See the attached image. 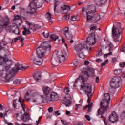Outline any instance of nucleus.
I'll list each match as a JSON object with an SVG mask.
<instances>
[{
  "mask_svg": "<svg viewBox=\"0 0 125 125\" xmlns=\"http://www.w3.org/2000/svg\"><path fill=\"white\" fill-rule=\"evenodd\" d=\"M104 125H108V124L109 123V121L107 120L105 118L104 119Z\"/></svg>",
  "mask_w": 125,
  "mask_h": 125,
  "instance_id": "49530a36",
  "label": "nucleus"
},
{
  "mask_svg": "<svg viewBox=\"0 0 125 125\" xmlns=\"http://www.w3.org/2000/svg\"><path fill=\"white\" fill-rule=\"evenodd\" d=\"M50 39L51 41H53V42H55L56 40H58V39H59V37L56 34H52L50 36Z\"/></svg>",
  "mask_w": 125,
  "mask_h": 125,
  "instance_id": "c85d7f7f",
  "label": "nucleus"
},
{
  "mask_svg": "<svg viewBox=\"0 0 125 125\" xmlns=\"http://www.w3.org/2000/svg\"><path fill=\"white\" fill-rule=\"evenodd\" d=\"M43 35L44 38H47L48 37H49V32L47 31H44L43 32Z\"/></svg>",
  "mask_w": 125,
  "mask_h": 125,
  "instance_id": "58836bf2",
  "label": "nucleus"
},
{
  "mask_svg": "<svg viewBox=\"0 0 125 125\" xmlns=\"http://www.w3.org/2000/svg\"><path fill=\"white\" fill-rule=\"evenodd\" d=\"M102 55V50L101 49L99 50L98 52V54L96 55V56L99 57Z\"/></svg>",
  "mask_w": 125,
  "mask_h": 125,
  "instance_id": "37998d69",
  "label": "nucleus"
},
{
  "mask_svg": "<svg viewBox=\"0 0 125 125\" xmlns=\"http://www.w3.org/2000/svg\"><path fill=\"white\" fill-rule=\"evenodd\" d=\"M98 28H97V27L95 26H93V25H91V27H90V32H92V34H94V33H95V31H97V30H98Z\"/></svg>",
  "mask_w": 125,
  "mask_h": 125,
  "instance_id": "7c9ffc66",
  "label": "nucleus"
},
{
  "mask_svg": "<svg viewBox=\"0 0 125 125\" xmlns=\"http://www.w3.org/2000/svg\"><path fill=\"white\" fill-rule=\"evenodd\" d=\"M121 82L122 79H121V77H114L110 83V85L111 88L116 89V88L120 87Z\"/></svg>",
  "mask_w": 125,
  "mask_h": 125,
  "instance_id": "9b49d317",
  "label": "nucleus"
},
{
  "mask_svg": "<svg viewBox=\"0 0 125 125\" xmlns=\"http://www.w3.org/2000/svg\"><path fill=\"white\" fill-rule=\"evenodd\" d=\"M48 111L49 113H52L53 111V107H50L48 109Z\"/></svg>",
  "mask_w": 125,
  "mask_h": 125,
  "instance_id": "5fc2aeb1",
  "label": "nucleus"
},
{
  "mask_svg": "<svg viewBox=\"0 0 125 125\" xmlns=\"http://www.w3.org/2000/svg\"><path fill=\"white\" fill-rule=\"evenodd\" d=\"M109 101H102L100 103L101 108L98 110V114L101 115V118H104V114L107 112V110H108V106H109Z\"/></svg>",
  "mask_w": 125,
  "mask_h": 125,
  "instance_id": "6e6552de",
  "label": "nucleus"
},
{
  "mask_svg": "<svg viewBox=\"0 0 125 125\" xmlns=\"http://www.w3.org/2000/svg\"><path fill=\"white\" fill-rule=\"evenodd\" d=\"M78 64H79L78 61H76L74 62V65L75 66V67L78 66Z\"/></svg>",
  "mask_w": 125,
  "mask_h": 125,
  "instance_id": "bf43d9fd",
  "label": "nucleus"
},
{
  "mask_svg": "<svg viewBox=\"0 0 125 125\" xmlns=\"http://www.w3.org/2000/svg\"><path fill=\"white\" fill-rule=\"evenodd\" d=\"M45 16L46 19H47V20H48L49 21H50V20H51V19L52 18V15H51V14H50V13L49 12H47V13H46Z\"/></svg>",
  "mask_w": 125,
  "mask_h": 125,
  "instance_id": "72a5a7b5",
  "label": "nucleus"
},
{
  "mask_svg": "<svg viewBox=\"0 0 125 125\" xmlns=\"http://www.w3.org/2000/svg\"><path fill=\"white\" fill-rule=\"evenodd\" d=\"M13 107H14V109H19L20 105L16 103V100L13 101Z\"/></svg>",
  "mask_w": 125,
  "mask_h": 125,
  "instance_id": "f704fd0d",
  "label": "nucleus"
},
{
  "mask_svg": "<svg viewBox=\"0 0 125 125\" xmlns=\"http://www.w3.org/2000/svg\"><path fill=\"white\" fill-rule=\"evenodd\" d=\"M27 69V67L23 66V65L19 64H17L15 68L12 69V72H14V74L17 73L19 70H21L22 71H25Z\"/></svg>",
  "mask_w": 125,
  "mask_h": 125,
  "instance_id": "f3484780",
  "label": "nucleus"
},
{
  "mask_svg": "<svg viewBox=\"0 0 125 125\" xmlns=\"http://www.w3.org/2000/svg\"><path fill=\"white\" fill-rule=\"evenodd\" d=\"M33 77L34 80H35L36 82H38V81H40V80L42 78V75H41V74H40V73H39L38 71H36L34 73Z\"/></svg>",
  "mask_w": 125,
  "mask_h": 125,
  "instance_id": "5701e85b",
  "label": "nucleus"
},
{
  "mask_svg": "<svg viewBox=\"0 0 125 125\" xmlns=\"http://www.w3.org/2000/svg\"><path fill=\"white\" fill-rule=\"evenodd\" d=\"M51 48V44L49 41H45L41 44V47H39L36 49V52L37 53V58H33V66H35V65L37 66H42V57L44 56V51L47 50L49 51Z\"/></svg>",
  "mask_w": 125,
  "mask_h": 125,
  "instance_id": "f257e3e1",
  "label": "nucleus"
},
{
  "mask_svg": "<svg viewBox=\"0 0 125 125\" xmlns=\"http://www.w3.org/2000/svg\"><path fill=\"white\" fill-rule=\"evenodd\" d=\"M104 41L106 42L107 45H108V46H109V50L110 51H111V50H112V49H113V45H112V44H111V42H110V41L107 40V39H104Z\"/></svg>",
  "mask_w": 125,
  "mask_h": 125,
  "instance_id": "473e14b6",
  "label": "nucleus"
},
{
  "mask_svg": "<svg viewBox=\"0 0 125 125\" xmlns=\"http://www.w3.org/2000/svg\"><path fill=\"white\" fill-rule=\"evenodd\" d=\"M122 78H125V72H123V74L122 75Z\"/></svg>",
  "mask_w": 125,
  "mask_h": 125,
  "instance_id": "774afa93",
  "label": "nucleus"
},
{
  "mask_svg": "<svg viewBox=\"0 0 125 125\" xmlns=\"http://www.w3.org/2000/svg\"><path fill=\"white\" fill-rule=\"evenodd\" d=\"M21 83V80H20V79H16L13 82V84L16 85L20 84Z\"/></svg>",
  "mask_w": 125,
  "mask_h": 125,
  "instance_id": "e433bc0d",
  "label": "nucleus"
},
{
  "mask_svg": "<svg viewBox=\"0 0 125 125\" xmlns=\"http://www.w3.org/2000/svg\"><path fill=\"white\" fill-rule=\"evenodd\" d=\"M80 107H82V104H76V107H75V110H78Z\"/></svg>",
  "mask_w": 125,
  "mask_h": 125,
  "instance_id": "603ef678",
  "label": "nucleus"
},
{
  "mask_svg": "<svg viewBox=\"0 0 125 125\" xmlns=\"http://www.w3.org/2000/svg\"><path fill=\"white\" fill-rule=\"evenodd\" d=\"M42 91L44 94H45V95H47V96H49V94L51 93V89L48 86H44L43 87Z\"/></svg>",
  "mask_w": 125,
  "mask_h": 125,
  "instance_id": "aec40b11",
  "label": "nucleus"
},
{
  "mask_svg": "<svg viewBox=\"0 0 125 125\" xmlns=\"http://www.w3.org/2000/svg\"><path fill=\"white\" fill-rule=\"evenodd\" d=\"M19 101L21 104V108H22V112H23V115L22 117V121H23V122H29L31 119L30 118V115H29V110L28 109H26L25 104H23L25 102V100H24L23 98L20 97Z\"/></svg>",
  "mask_w": 125,
  "mask_h": 125,
  "instance_id": "423d86ee",
  "label": "nucleus"
},
{
  "mask_svg": "<svg viewBox=\"0 0 125 125\" xmlns=\"http://www.w3.org/2000/svg\"><path fill=\"white\" fill-rule=\"evenodd\" d=\"M59 99L58 94L54 92H52L50 94L46 96V100L47 102H51V101H57Z\"/></svg>",
  "mask_w": 125,
  "mask_h": 125,
  "instance_id": "f8f14e48",
  "label": "nucleus"
},
{
  "mask_svg": "<svg viewBox=\"0 0 125 125\" xmlns=\"http://www.w3.org/2000/svg\"><path fill=\"white\" fill-rule=\"evenodd\" d=\"M95 1L97 5H103L108 1V0H95Z\"/></svg>",
  "mask_w": 125,
  "mask_h": 125,
  "instance_id": "393cba45",
  "label": "nucleus"
},
{
  "mask_svg": "<svg viewBox=\"0 0 125 125\" xmlns=\"http://www.w3.org/2000/svg\"><path fill=\"white\" fill-rule=\"evenodd\" d=\"M41 28V26H40L38 24H35V23L32 24V30L33 32H35L38 30V29H40Z\"/></svg>",
  "mask_w": 125,
  "mask_h": 125,
  "instance_id": "cd10ccee",
  "label": "nucleus"
},
{
  "mask_svg": "<svg viewBox=\"0 0 125 125\" xmlns=\"http://www.w3.org/2000/svg\"><path fill=\"white\" fill-rule=\"evenodd\" d=\"M21 18V17L19 15H17L15 17L14 20H18Z\"/></svg>",
  "mask_w": 125,
  "mask_h": 125,
  "instance_id": "3c124183",
  "label": "nucleus"
},
{
  "mask_svg": "<svg viewBox=\"0 0 125 125\" xmlns=\"http://www.w3.org/2000/svg\"><path fill=\"white\" fill-rule=\"evenodd\" d=\"M122 73V70L121 69H116L114 71V73L115 75H120Z\"/></svg>",
  "mask_w": 125,
  "mask_h": 125,
  "instance_id": "a19ab883",
  "label": "nucleus"
},
{
  "mask_svg": "<svg viewBox=\"0 0 125 125\" xmlns=\"http://www.w3.org/2000/svg\"><path fill=\"white\" fill-rule=\"evenodd\" d=\"M82 72L87 77H91L94 74V69L92 68L84 67L82 69Z\"/></svg>",
  "mask_w": 125,
  "mask_h": 125,
  "instance_id": "ddd939ff",
  "label": "nucleus"
},
{
  "mask_svg": "<svg viewBox=\"0 0 125 125\" xmlns=\"http://www.w3.org/2000/svg\"><path fill=\"white\" fill-rule=\"evenodd\" d=\"M83 48H85L86 49H87V50H88V47L85 45L84 42L78 44L75 47V50L78 52H80V51H82V50H83Z\"/></svg>",
  "mask_w": 125,
  "mask_h": 125,
  "instance_id": "dca6fc26",
  "label": "nucleus"
},
{
  "mask_svg": "<svg viewBox=\"0 0 125 125\" xmlns=\"http://www.w3.org/2000/svg\"><path fill=\"white\" fill-rule=\"evenodd\" d=\"M27 9L30 11L29 12H28V13H30V14L32 13V2H30L28 6Z\"/></svg>",
  "mask_w": 125,
  "mask_h": 125,
  "instance_id": "4c0bfd02",
  "label": "nucleus"
},
{
  "mask_svg": "<svg viewBox=\"0 0 125 125\" xmlns=\"http://www.w3.org/2000/svg\"><path fill=\"white\" fill-rule=\"evenodd\" d=\"M26 24H27L28 26H29V29H32L31 28V26H32V23H29V22L27 21V22H26Z\"/></svg>",
  "mask_w": 125,
  "mask_h": 125,
  "instance_id": "13d9d810",
  "label": "nucleus"
},
{
  "mask_svg": "<svg viewBox=\"0 0 125 125\" xmlns=\"http://www.w3.org/2000/svg\"><path fill=\"white\" fill-rule=\"evenodd\" d=\"M82 81V83H84L86 81V78H84V76L83 75H81L76 79V81L75 82V83H77L79 81Z\"/></svg>",
  "mask_w": 125,
  "mask_h": 125,
  "instance_id": "a878e982",
  "label": "nucleus"
},
{
  "mask_svg": "<svg viewBox=\"0 0 125 125\" xmlns=\"http://www.w3.org/2000/svg\"><path fill=\"white\" fill-rule=\"evenodd\" d=\"M118 114L115 112H113L109 117V121L113 124H116L118 123Z\"/></svg>",
  "mask_w": 125,
  "mask_h": 125,
  "instance_id": "4468645a",
  "label": "nucleus"
},
{
  "mask_svg": "<svg viewBox=\"0 0 125 125\" xmlns=\"http://www.w3.org/2000/svg\"><path fill=\"white\" fill-rule=\"evenodd\" d=\"M0 111H2V110H3V106L0 104Z\"/></svg>",
  "mask_w": 125,
  "mask_h": 125,
  "instance_id": "0e129e2a",
  "label": "nucleus"
},
{
  "mask_svg": "<svg viewBox=\"0 0 125 125\" xmlns=\"http://www.w3.org/2000/svg\"><path fill=\"white\" fill-rule=\"evenodd\" d=\"M2 44H3V45H4V46H5L6 45H7V42H6L5 41H3L2 42Z\"/></svg>",
  "mask_w": 125,
  "mask_h": 125,
  "instance_id": "052dcab7",
  "label": "nucleus"
},
{
  "mask_svg": "<svg viewBox=\"0 0 125 125\" xmlns=\"http://www.w3.org/2000/svg\"><path fill=\"white\" fill-rule=\"evenodd\" d=\"M70 92V88L67 87L64 89V93L65 94H66L67 96H68L70 95L69 94H68Z\"/></svg>",
  "mask_w": 125,
  "mask_h": 125,
  "instance_id": "ea45409f",
  "label": "nucleus"
},
{
  "mask_svg": "<svg viewBox=\"0 0 125 125\" xmlns=\"http://www.w3.org/2000/svg\"><path fill=\"white\" fill-rule=\"evenodd\" d=\"M116 60H117V58H113L112 59V61H111L112 64H114V62H116Z\"/></svg>",
  "mask_w": 125,
  "mask_h": 125,
  "instance_id": "6e6d98bb",
  "label": "nucleus"
},
{
  "mask_svg": "<svg viewBox=\"0 0 125 125\" xmlns=\"http://www.w3.org/2000/svg\"><path fill=\"white\" fill-rule=\"evenodd\" d=\"M61 122L64 125H70V123L67 122V121H65L64 120H62Z\"/></svg>",
  "mask_w": 125,
  "mask_h": 125,
  "instance_id": "79ce46f5",
  "label": "nucleus"
},
{
  "mask_svg": "<svg viewBox=\"0 0 125 125\" xmlns=\"http://www.w3.org/2000/svg\"><path fill=\"white\" fill-rule=\"evenodd\" d=\"M10 21L9 18H5V24H4V28L6 29L7 33H14L16 35L19 34V28L16 24H12L9 26Z\"/></svg>",
  "mask_w": 125,
  "mask_h": 125,
  "instance_id": "39448f33",
  "label": "nucleus"
},
{
  "mask_svg": "<svg viewBox=\"0 0 125 125\" xmlns=\"http://www.w3.org/2000/svg\"><path fill=\"white\" fill-rule=\"evenodd\" d=\"M40 122H41V119H40V118H39L38 120V121H36V125H39V123H40Z\"/></svg>",
  "mask_w": 125,
  "mask_h": 125,
  "instance_id": "69168bd1",
  "label": "nucleus"
},
{
  "mask_svg": "<svg viewBox=\"0 0 125 125\" xmlns=\"http://www.w3.org/2000/svg\"><path fill=\"white\" fill-rule=\"evenodd\" d=\"M85 45L88 47V50H91V46L95 44V38L94 37V33H91L87 38L85 42H84Z\"/></svg>",
  "mask_w": 125,
  "mask_h": 125,
  "instance_id": "1a4fd4ad",
  "label": "nucleus"
},
{
  "mask_svg": "<svg viewBox=\"0 0 125 125\" xmlns=\"http://www.w3.org/2000/svg\"><path fill=\"white\" fill-rule=\"evenodd\" d=\"M122 116L123 117H124V118H125V110L123 111V112H122Z\"/></svg>",
  "mask_w": 125,
  "mask_h": 125,
  "instance_id": "338daca9",
  "label": "nucleus"
},
{
  "mask_svg": "<svg viewBox=\"0 0 125 125\" xmlns=\"http://www.w3.org/2000/svg\"><path fill=\"white\" fill-rule=\"evenodd\" d=\"M22 113H23V111L16 114V118L18 121H21L22 120V117H23V115H22Z\"/></svg>",
  "mask_w": 125,
  "mask_h": 125,
  "instance_id": "bb28decb",
  "label": "nucleus"
},
{
  "mask_svg": "<svg viewBox=\"0 0 125 125\" xmlns=\"http://www.w3.org/2000/svg\"><path fill=\"white\" fill-rule=\"evenodd\" d=\"M18 40H19V41H20L21 42V46H24V38L22 36H19L16 38H14V39H13L12 40V42H16V41H18Z\"/></svg>",
  "mask_w": 125,
  "mask_h": 125,
  "instance_id": "4be33fe9",
  "label": "nucleus"
},
{
  "mask_svg": "<svg viewBox=\"0 0 125 125\" xmlns=\"http://www.w3.org/2000/svg\"><path fill=\"white\" fill-rule=\"evenodd\" d=\"M89 64V62H88V61H85L84 62V64L85 65H88Z\"/></svg>",
  "mask_w": 125,
  "mask_h": 125,
  "instance_id": "e2e57ef3",
  "label": "nucleus"
},
{
  "mask_svg": "<svg viewBox=\"0 0 125 125\" xmlns=\"http://www.w3.org/2000/svg\"><path fill=\"white\" fill-rule=\"evenodd\" d=\"M63 104L66 106V107H70L72 105V102H71V96H66L62 100Z\"/></svg>",
  "mask_w": 125,
  "mask_h": 125,
  "instance_id": "2eb2a0df",
  "label": "nucleus"
},
{
  "mask_svg": "<svg viewBox=\"0 0 125 125\" xmlns=\"http://www.w3.org/2000/svg\"><path fill=\"white\" fill-rule=\"evenodd\" d=\"M122 32L123 28L120 23H117L116 26L113 25L112 28L113 41L117 44L121 43V34H122Z\"/></svg>",
  "mask_w": 125,
  "mask_h": 125,
  "instance_id": "20e7f679",
  "label": "nucleus"
},
{
  "mask_svg": "<svg viewBox=\"0 0 125 125\" xmlns=\"http://www.w3.org/2000/svg\"><path fill=\"white\" fill-rule=\"evenodd\" d=\"M32 97V91L29 90L27 92L25 96V99L26 101H30L31 98Z\"/></svg>",
  "mask_w": 125,
  "mask_h": 125,
  "instance_id": "b1692460",
  "label": "nucleus"
},
{
  "mask_svg": "<svg viewBox=\"0 0 125 125\" xmlns=\"http://www.w3.org/2000/svg\"><path fill=\"white\" fill-rule=\"evenodd\" d=\"M119 66L121 68H124V67H125V62H122L120 63Z\"/></svg>",
  "mask_w": 125,
  "mask_h": 125,
  "instance_id": "09e8293b",
  "label": "nucleus"
},
{
  "mask_svg": "<svg viewBox=\"0 0 125 125\" xmlns=\"http://www.w3.org/2000/svg\"><path fill=\"white\" fill-rule=\"evenodd\" d=\"M96 62H97V63H101V62H102V60L101 59H97L96 60Z\"/></svg>",
  "mask_w": 125,
  "mask_h": 125,
  "instance_id": "4d7b16f0",
  "label": "nucleus"
},
{
  "mask_svg": "<svg viewBox=\"0 0 125 125\" xmlns=\"http://www.w3.org/2000/svg\"><path fill=\"white\" fill-rule=\"evenodd\" d=\"M24 31L22 32V35L24 36H26L27 34L29 35V34H31V31H30V29H27V28L25 27H23Z\"/></svg>",
  "mask_w": 125,
  "mask_h": 125,
  "instance_id": "2f4dec72",
  "label": "nucleus"
},
{
  "mask_svg": "<svg viewBox=\"0 0 125 125\" xmlns=\"http://www.w3.org/2000/svg\"><path fill=\"white\" fill-rule=\"evenodd\" d=\"M108 55H112V52H110V53L104 55V58H107V57H108Z\"/></svg>",
  "mask_w": 125,
  "mask_h": 125,
  "instance_id": "864d4df0",
  "label": "nucleus"
},
{
  "mask_svg": "<svg viewBox=\"0 0 125 125\" xmlns=\"http://www.w3.org/2000/svg\"><path fill=\"white\" fill-rule=\"evenodd\" d=\"M85 119H86L87 120H88L89 122V121H90V120H91V118H90V116H89V115H85Z\"/></svg>",
  "mask_w": 125,
  "mask_h": 125,
  "instance_id": "de8ad7c7",
  "label": "nucleus"
},
{
  "mask_svg": "<svg viewBox=\"0 0 125 125\" xmlns=\"http://www.w3.org/2000/svg\"><path fill=\"white\" fill-rule=\"evenodd\" d=\"M4 24H5V18L3 19L1 16H0V33L3 31Z\"/></svg>",
  "mask_w": 125,
  "mask_h": 125,
  "instance_id": "6ab92c4d",
  "label": "nucleus"
},
{
  "mask_svg": "<svg viewBox=\"0 0 125 125\" xmlns=\"http://www.w3.org/2000/svg\"><path fill=\"white\" fill-rule=\"evenodd\" d=\"M71 21H76L77 20V16H73L71 18Z\"/></svg>",
  "mask_w": 125,
  "mask_h": 125,
  "instance_id": "a18cd8bd",
  "label": "nucleus"
},
{
  "mask_svg": "<svg viewBox=\"0 0 125 125\" xmlns=\"http://www.w3.org/2000/svg\"><path fill=\"white\" fill-rule=\"evenodd\" d=\"M99 82V77H96V82L97 83H98V82Z\"/></svg>",
  "mask_w": 125,
  "mask_h": 125,
  "instance_id": "680f3d73",
  "label": "nucleus"
},
{
  "mask_svg": "<svg viewBox=\"0 0 125 125\" xmlns=\"http://www.w3.org/2000/svg\"><path fill=\"white\" fill-rule=\"evenodd\" d=\"M69 18H70L69 14H65L64 15V19H65V20H69Z\"/></svg>",
  "mask_w": 125,
  "mask_h": 125,
  "instance_id": "c03bdc74",
  "label": "nucleus"
},
{
  "mask_svg": "<svg viewBox=\"0 0 125 125\" xmlns=\"http://www.w3.org/2000/svg\"><path fill=\"white\" fill-rule=\"evenodd\" d=\"M83 14L86 13V17H87V22H93L96 23V22L100 20V15L99 14H95V11H96L95 6L94 5H87L85 7H83L82 9Z\"/></svg>",
  "mask_w": 125,
  "mask_h": 125,
  "instance_id": "f03ea898",
  "label": "nucleus"
},
{
  "mask_svg": "<svg viewBox=\"0 0 125 125\" xmlns=\"http://www.w3.org/2000/svg\"><path fill=\"white\" fill-rule=\"evenodd\" d=\"M59 0H54L55 2L54 4V11L55 12V14L57 15V13H61V14H62L63 13H68V11L71 9L70 6L68 5H64L56 10V7H57L58 5Z\"/></svg>",
  "mask_w": 125,
  "mask_h": 125,
  "instance_id": "0eeeda50",
  "label": "nucleus"
},
{
  "mask_svg": "<svg viewBox=\"0 0 125 125\" xmlns=\"http://www.w3.org/2000/svg\"><path fill=\"white\" fill-rule=\"evenodd\" d=\"M62 33L66 37L67 40H70L73 38V35L69 32V28L68 27H65L63 29Z\"/></svg>",
  "mask_w": 125,
  "mask_h": 125,
  "instance_id": "a211bd4d",
  "label": "nucleus"
},
{
  "mask_svg": "<svg viewBox=\"0 0 125 125\" xmlns=\"http://www.w3.org/2000/svg\"><path fill=\"white\" fill-rule=\"evenodd\" d=\"M104 96V101H110V100L111 99V96L109 93H105Z\"/></svg>",
  "mask_w": 125,
  "mask_h": 125,
  "instance_id": "c756f323",
  "label": "nucleus"
},
{
  "mask_svg": "<svg viewBox=\"0 0 125 125\" xmlns=\"http://www.w3.org/2000/svg\"><path fill=\"white\" fill-rule=\"evenodd\" d=\"M79 55L80 58H83V59L84 58V54H83V53H81V54H79Z\"/></svg>",
  "mask_w": 125,
  "mask_h": 125,
  "instance_id": "8fccbe9b",
  "label": "nucleus"
},
{
  "mask_svg": "<svg viewBox=\"0 0 125 125\" xmlns=\"http://www.w3.org/2000/svg\"><path fill=\"white\" fill-rule=\"evenodd\" d=\"M32 102L35 104V105H40V104L42 103L38 99H33Z\"/></svg>",
  "mask_w": 125,
  "mask_h": 125,
  "instance_id": "c9c22d12",
  "label": "nucleus"
},
{
  "mask_svg": "<svg viewBox=\"0 0 125 125\" xmlns=\"http://www.w3.org/2000/svg\"><path fill=\"white\" fill-rule=\"evenodd\" d=\"M42 3L41 2V0H32V16L35 17L36 13H37V9L42 7Z\"/></svg>",
  "mask_w": 125,
  "mask_h": 125,
  "instance_id": "9d476101",
  "label": "nucleus"
},
{
  "mask_svg": "<svg viewBox=\"0 0 125 125\" xmlns=\"http://www.w3.org/2000/svg\"><path fill=\"white\" fill-rule=\"evenodd\" d=\"M81 89L83 90L84 92H85L87 94L88 104V105H86L83 108V110H85L86 108H88V112H91V107H92V103H90V97L92 96V86L91 84L88 83H84L81 85Z\"/></svg>",
  "mask_w": 125,
  "mask_h": 125,
  "instance_id": "7ed1b4c3",
  "label": "nucleus"
},
{
  "mask_svg": "<svg viewBox=\"0 0 125 125\" xmlns=\"http://www.w3.org/2000/svg\"><path fill=\"white\" fill-rule=\"evenodd\" d=\"M65 60H66L65 55H59L57 56V61H58L59 63H60V64H61V63H63V62H64Z\"/></svg>",
  "mask_w": 125,
  "mask_h": 125,
  "instance_id": "412c9836",
  "label": "nucleus"
}]
</instances>
